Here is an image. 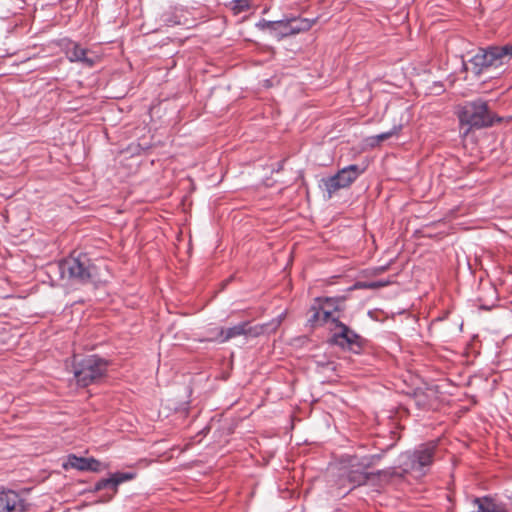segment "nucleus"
<instances>
[{"instance_id": "1", "label": "nucleus", "mask_w": 512, "mask_h": 512, "mask_svg": "<svg viewBox=\"0 0 512 512\" xmlns=\"http://www.w3.org/2000/svg\"><path fill=\"white\" fill-rule=\"evenodd\" d=\"M437 450V442L431 441L419 445L413 451H406L400 456V466L403 471L425 475L432 466Z\"/></svg>"}, {"instance_id": "2", "label": "nucleus", "mask_w": 512, "mask_h": 512, "mask_svg": "<svg viewBox=\"0 0 512 512\" xmlns=\"http://www.w3.org/2000/svg\"><path fill=\"white\" fill-rule=\"evenodd\" d=\"M512 57V43L504 46H489L479 51L469 60L471 71L480 75L490 68H498Z\"/></svg>"}, {"instance_id": "3", "label": "nucleus", "mask_w": 512, "mask_h": 512, "mask_svg": "<svg viewBox=\"0 0 512 512\" xmlns=\"http://www.w3.org/2000/svg\"><path fill=\"white\" fill-rule=\"evenodd\" d=\"M108 362L95 355L83 359L74 367V377L78 385L87 387L106 376Z\"/></svg>"}, {"instance_id": "4", "label": "nucleus", "mask_w": 512, "mask_h": 512, "mask_svg": "<svg viewBox=\"0 0 512 512\" xmlns=\"http://www.w3.org/2000/svg\"><path fill=\"white\" fill-rule=\"evenodd\" d=\"M459 120L462 125L470 128L488 127L493 123L486 102L481 100L465 104L459 113Z\"/></svg>"}, {"instance_id": "5", "label": "nucleus", "mask_w": 512, "mask_h": 512, "mask_svg": "<svg viewBox=\"0 0 512 512\" xmlns=\"http://www.w3.org/2000/svg\"><path fill=\"white\" fill-rule=\"evenodd\" d=\"M364 171L365 168L352 164L339 170L334 176L322 179L326 198L330 199L340 189L350 187Z\"/></svg>"}, {"instance_id": "6", "label": "nucleus", "mask_w": 512, "mask_h": 512, "mask_svg": "<svg viewBox=\"0 0 512 512\" xmlns=\"http://www.w3.org/2000/svg\"><path fill=\"white\" fill-rule=\"evenodd\" d=\"M318 306H313L311 311L313 312L310 322L315 325H323L328 322H332L334 325L339 322L338 313L343 310L344 300L340 298H324L317 299Z\"/></svg>"}, {"instance_id": "7", "label": "nucleus", "mask_w": 512, "mask_h": 512, "mask_svg": "<svg viewBox=\"0 0 512 512\" xmlns=\"http://www.w3.org/2000/svg\"><path fill=\"white\" fill-rule=\"evenodd\" d=\"M60 270L62 275H68V277L81 282H88L93 278L96 267L90 263L86 255H79L61 262Z\"/></svg>"}, {"instance_id": "8", "label": "nucleus", "mask_w": 512, "mask_h": 512, "mask_svg": "<svg viewBox=\"0 0 512 512\" xmlns=\"http://www.w3.org/2000/svg\"><path fill=\"white\" fill-rule=\"evenodd\" d=\"M28 502L20 493L11 489L0 490V512H26Z\"/></svg>"}, {"instance_id": "9", "label": "nucleus", "mask_w": 512, "mask_h": 512, "mask_svg": "<svg viewBox=\"0 0 512 512\" xmlns=\"http://www.w3.org/2000/svg\"><path fill=\"white\" fill-rule=\"evenodd\" d=\"M66 55L71 62H81L86 67H93L98 61L99 57L77 43H70L67 47Z\"/></svg>"}, {"instance_id": "10", "label": "nucleus", "mask_w": 512, "mask_h": 512, "mask_svg": "<svg viewBox=\"0 0 512 512\" xmlns=\"http://www.w3.org/2000/svg\"><path fill=\"white\" fill-rule=\"evenodd\" d=\"M136 476L135 473H121L117 472L112 474L107 479H102L95 484V491H101L104 489H110L112 492L108 495V500L112 499L118 491V485L123 482L130 481Z\"/></svg>"}, {"instance_id": "11", "label": "nucleus", "mask_w": 512, "mask_h": 512, "mask_svg": "<svg viewBox=\"0 0 512 512\" xmlns=\"http://www.w3.org/2000/svg\"><path fill=\"white\" fill-rule=\"evenodd\" d=\"M333 331V338L336 344L349 348L354 344H358L359 336L342 322H336Z\"/></svg>"}, {"instance_id": "12", "label": "nucleus", "mask_w": 512, "mask_h": 512, "mask_svg": "<svg viewBox=\"0 0 512 512\" xmlns=\"http://www.w3.org/2000/svg\"><path fill=\"white\" fill-rule=\"evenodd\" d=\"M251 333V328L249 327L248 322H242L233 327L224 329H219L217 335L212 338V340L219 341L220 343H224L229 341L232 338L247 335Z\"/></svg>"}, {"instance_id": "13", "label": "nucleus", "mask_w": 512, "mask_h": 512, "mask_svg": "<svg viewBox=\"0 0 512 512\" xmlns=\"http://www.w3.org/2000/svg\"><path fill=\"white\" fill-rule=\"evenodd\" d=\"M368 474L364 471L363 468L355 467L354 465L345 473L344 479H342V483L340 488H344L345 482L350 486V490L365 484L368 480Z\"/></svg>"}, {"instance_id": "14", "label": "nucleus", "mask_w": 512, "mask_h": 512, "mask_svg": "<svg viewBox=\"0 0 512 512\" xmlns=\"http://www.w3.org/2000/svg\"><path fill=\"white\" fill-rule=\"evenodd\" d=\"M472 504L476 507V510L471 512H507L503 503L496 502L488 496L476 497L473 499Z\"/></svg>"}, {"instance_id": "15", "label": "nucleus", "mask_w": 512, "mask_h": 512, "mask_svg": "<svg viewBox=\"0 0 512 512\" xmlns=\"http://www.w3.org/2000/svg\"><path fill=\"white\" fill-rule=\"evenodd\" d=\"M68 465L80 471H93L98 472L101 470L100 461L94 458H83L71 455L68 458Z\"/></svg>"}, {"instance_id": "16", "label": "nucleus", "mask_w": 512, "mask_h": 512, "mask_svg": "<svg viewBox=\"0 0 512 512\" xmlns=\"http://www.w3.org/2000/svg\"><path fill=\"white\" fill-rule=\"evenodd\" d=\"M313 23L314 21H310L308 19H292L289 22L288 31L285 32V34H295L301 31L309 30L312 27Z\"/></svg>"}, {"instance_id": "17", "label": "nucleus", "mask_w": 512, "mask_h": 512, "mask_svg": "<svg viewBox=\"0 0 512 512\" xmlns=\"http://www.w3.org/2000/svg\"><path fill=\"white\" fill-rule=\"evenodd\" d=\"M400 129H401V126L394 127L393 129H391L388 132H384V133L377 135L376 139L378 142L385 141V140L389 139L390 137L397 135L398 132L400 131Z\"/></svg>"}, {"instance_id": "18", "label": "nucleus", "mask_w": 512, "mask_h": 512, "mask_svg": "<svg viewBox=\"0 0 512 512\" xmlns=\"http://www.w3.org/2000/svg\"><path fill=\"white\" fill-rule=\"evenodd\" d=\"M249 8V0H236L234 1L233 10L235 13L246 11Z\"/></svg>"}]
</instances>
